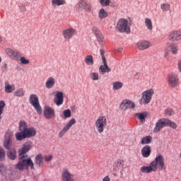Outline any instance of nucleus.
<instances>
[{
	"mask_svg": "<svg viewBox=\"0 0 181 181\" xmlns=\"http://www.w3.org/2000/svg\"><path fill=\"white\" fill-rule=\"evenodd\" d=\"M100 4L103 6H110V4H111V0H100Z\"/></svg>",
	"mask_w": 181,
	"mask_h": 181,
	"instance_id": "obj_44",
	"label": "nucleus"
},
{
	"mask_svg": "<svg viewBox=\"0 0 181 181\" xmlns=\"http://www.w3.org/2000/svg\"><path fill=\"white\" fill-rule=\"evenodd\" d=\"M144 22L148 30H152V29H153V25H152V21L150 18H145Z\"/></svg>",
	"mask_w": 181,
	"mask_h": 181,
	"instance_id": "obj_36",
	"label": "nucleus"
},
{
	"mask_svg": "<svg viewBox=\"0 0 181 181\" xmlns=\"http://www.w3.org/2000/svg\"><path fill=\"white\" fill-rule=\"evenodd\" d=\"M98 15H99V19H100L101 21L104 19V18H107V16H108V13H107V11H105L104 8H101L99 11Z\"/></svg>",
	"mask_w": 181,
	"mask_h": 181,
	"instance_id": "obj_35",
	"label": "nucleus"
},
{
	"mask_svg": "<svg viewBox=\"0 0 181 181\" xmlns=\"http://www.w3.org/2000/svg\"><path fill=\"white\" fill-rule=\"evenodd\" d=\"M6 156V153H5V149H4V148L0 146V161L4 162V160H5Z\"/></svg>",
	"mask_w": 181,
	"mask_h": 181,
	"instance_id": "obj_38",
	"label": "nucleus"
},
{
	"mask_svg": "<svg viewBox=\"0 0 181 181\" xmlns=\"http://www.w3.org/2000/svg\"><path fill=\"white\" fill-rule=\"evenodd\" d=\"M1 42H2V36L0 35V43H1Z\"/></svg>",
	"mask_w": 181,
	"mask_h": 181,
	"instance_id": "obj_57",
	"label": "nucleus"
},
{
	"mask_svg": "<svg viewBox=\"0 0 181 181\" xmlns=\"http://www.w3.org/2000/svg\"><path fill=\"white\" fill-rule=\"evenodd\" d=\"M30 104L34 107L37 114H42V107L39 103V98H37V95L35 94H31L30 95Z\"/></svg>",
	"mask_w": 181,
	"mask_h": 181,
	"instance_id": "obj_7",
	"label": "nucleus"
},
{
	"mask_svg": "<svg viewBox=\"0 0 181 181\" xmlns=\"http://www.w3.org/2000/svg\"><path fill=\"white\" fill-rule=\"evenodd\" d=\"M28 128V124L25 120H21L19 122V131L20 132H23V131H26Z\"/></svg>",
	"mask_w": 181,
	"mask_h": 181,
	"instance_id": "obj_32",
	"label": "nucleus"
},
{
	"mask_svg": "<svg viewBox=\"0 0 181 181\" xmlns=\"http://www.w3.org/2000/svg\"><path fill=\"white\" fill-rule=\"evenodd\" d=\"M135 107V103L129 100H123L122 104L120 105V108L123 110V111H127L128 108H132V110H134Z\"/></svg>",
	"mask_w": 181,
	"mask_h": 181,
	"instance_id": "obj_14",
	"label": "nucleus"
},
{
	"mask_svg": "<svg viewBox=\"0 0 181 181\" xmlns=\"http://www.w3.org/2000/svg\"><path fill=\"white\" fill-rule=\"evenodd\" d=\"M76 11H83L84 9L85 11H90L91 6L86 3V1L81 0L76 6Z\"/></svg>",
	"mask_w": 181,
	"mask_h": 181,
	"instance_id": "obj_18",
	"label": "nucleus"
},
{
	"mask_svg": "<svg viewBox=\"0 0 181 181\" xmlns=\"http://www.w3.org/2000/svg\"><path fill=\"white\" fill-rule=\"evenodd\" d=\"M95 128L99 134L104 132V128L107 127V117L100 116L95 122Z\"/></svg>",
	"mask_w": 181,
	"mask_h": 181,
	"instance_id": "obj_5",
	"label": "nucleus"
},
{
	"mask_svg": "<svg viewBox=\"0 0 181 181\" xmlns=\"http://www.w3.org/2000/svg\"><path fill=\"white\" fill-rule=\"evenodd\" d=\"M76 33H77V31L74 28H68L62 31V35L66 40H70Z\"/></svg>",
	"mask_w": 181,
	"mask_h": 181,
	"instance_id": "obj_13",
	"label": "nucleus"
},
{
	"mask_svg": "<svg viewBox=\"0 0 181 181\" xmlns=\"http://www.w3.org/2000/svg\"><path fill=\"white\" fill-rule=\"evenodd\" d=\"M13 94L15 97H23V95H25V90H23V88H19L16 90Z\"/></svg>",
	"mask_w": 181,
	"mask_h": 181,
	"instance_id": "obj_39",
	"label": "nucleus"
},
{
	"mask_svg": "<svg viewBox=\"0 0 181 181\" xmlns=\"http://www.w3.org/2000/svg\"><path fill=\"white\" fill-rule=\"evenodd\" d=\"M117 30L122 33H129L131 28L128 25V20L125 18H121L118 21L116 26Z\"/></svg>",
	"mask_w": 181,
	"mask_h": 181,
	"instance_id": "obj_4",
	"label": "nucleus"
},
{
	"mask_svg": "<svg viewBox=\"0 0 181 181\" xmlns=\"http://www.w3.org/2000/svg\"><path fill=\"white\" fill-rule=\"evenodd\" d=\"M54 84H56V80L54 79V78L49 77L45 83V87L46 88L49 89L53 88V87H54Z\"/></svg>",
	"mask_w": 181,
	"mask_h": 181,
	"instance_id": "obj_28",
	"label": "nucleus"
},
{
	"mask_svg": "<svg viewBox=\"0 0 181 181\" xmlns=\"http://www.w3.org/2000/svg\"><path fill=\"white\" fill-rule=\"evenodd\" d=\"M169 40L172 42H175V40H181V31H174L171 33L168 37Z\"/></svg>",
	"mask_w": 181,
	"mask_h": 181,
	"instance_id": "obj_24",
	"label": "nucleus"
},
{
	"mask_svg": "<svg viewBox=\"0 0 181 181\" xmlns=\"http://www.w3.org/2000/svg\"><path fill=\"white\" fill-rule=\"evenodd\" d=\"M165 114L166 115H169L170 117L173 115L175 114V112H173V110L170 108H168L166 110H165Z\"/></svg>",
	"mask_w": 181,
	"mask_h": 181,
	"instance_id": "obj_49",
	"label": "nucleus"
},
{
	"mask_svg": "<svg viewBox=\"0 0 181 181\" xmlns=\"http://www.w3.org/2000/svg\"><path fill=\"white\" fill-rule=\"evenodd\" d=\"M3 146L7 151H11V149H15L12 148V135L6 134L3 142Z\"/></svg>",
	"mask_w": 181,
	"mask_h": 181,
	"instance_id": "obj_12",
	"label": "nucleus"
},
{
	"mask_svg": "<svg viewBox=\"0 0 181 181\" xmlns=\"http://www.w3.org/2000/svg\"><path fill=\"white\" fill-rule=\"evenodd\" d=\"M2 62V58L0 57V63Z\"/></svg>",
	"mask_w": 181,
	"mask_h": 181,
	"instance_id": "obj_58",
	"label": "nucleus"
},
{
	"mask_svg": "<svg viewBox=\"0 0 181 181\" xmlns=\"http://www.w3.org/2000/svg\"><path fill=\"white\" fill-rule=\"evenodd\" d=\"M53 159V156L50 155V156H46L45 157V160H46V162H50V160H52Z\"/></svg>",
	"mask_w": 181,
	"mask_h": 181,
	"instance_id": "obj_52",
	"label": "nucleus"
},
{
	"mask_svg": "<svg viewBox=\"0 0 181 181\" xmlns=\"http://www.w3.org/2000/svg\"><path fill=\"white\" fill-rule=\"evenodd\" d=\"M23 132L25 138H33L36 135V129L34 127L27 128Z\"/></svg>",
	"mask_w": 181,
	"mask_h": 181,
	"instance_id": "obj_22",
	"label": "nucleus"
},
{
	"mask_svg": "<svg viewBox=\"0 0 181 181\" xmlns=\"http://www.w3.org/2000/svg\"><path fill=\"white\" fill-rule=\"evenodd\" d=\"M177 67H178L179 71L181 73V59L178 60L177 62Z\"/></svg>",
	"mask_w": 181,
	"mask_h": 181,
	"instance_id": "obj_53",
	"label": "nucleus"
},
{
	"mask_svg": "<svg viewBox=\"0 0 181 181\" xmlns=\"http://www.w3.org/2000/svg\"><path fill=\"white\" fill-rule=\"evenodd\" d=\"M64 4H66V1L64 0H52V4L57 5V6L64 5Z\"/></svg>",
	"mask_w": 181,
	"mask_h": 181,
	"instance_id": "obj_41",
	"label": "nucleus"
},
{
	"mask_svg": "<svg viewBox=\"0 0 181 181\" xmlns=\"http://www.w3.org/2000/svg\"><path fill=\"white\" fill-rule=\"evenodd\" d=\"M100 52L103 65H100L99 68V73L100 74H105V73H110V71H111V69L110 68V66H108V64H107V59H105V56L104 55L105 51H104V49H100Z\"/></svg>",
	"mask_w": 181,
	"mask_h": 181,
	"instance_id": "obj_6",
	"label": "nucleus"
},
{
	"mask_svg": "<svg viewBox=\"0 0 181 181\" xmlns=\"http://www.w3.org/2000/svg\"><path fill=\"white\" fill-rule=\"evenodd\" d=\"M62 179V181H75L74 179H73V174H71L67 168H63Z\"/></svg>",
	"mask_w": 181,
	"mask_h": 181,
	"instance_id": "obj_17",
	"label": "nucleus"
},
{
	"mask_svg": "<svg viewBox=\"0 0 181 181\" xmlns=\"http://www.w3.org/2000/svg\"><path fill=\"white\" fill-rule=\"evenodd\" d=\"M4 108H5V102L4 100L0 101V111H4Z\"/></svg>",
	"mask_w": 181,
	"mask_h": 181,
	"instance_id": "obj_51",
	"label": "nucleus"
},
{
	"mask_svg": "<svg viewBox=\"0 0 181 181\" xmlns=\"http://www.w3.org/2000/svg\"><path fill=\"white\" fill-rule=\"evenodd\" d=\"M32 149V141H27L23 145V148L19 151V155H28V151Z\"/></svg>",
	"mask_w": 181,
	"mask_h": 181,
	"instance_id": "obj_20",
	"label": "nucleus"
},
{
	"mask_svg": "<svg viewBox=\"0 0 181 181\" xmlns=\"http://www.w3.org/2000/svg\"><path fill=\"white\" fill-rule=\"evenodd\" d=\"M102 181H111V178H110V176L107 175L103 179Z\"/></svg>",
	"mask_w": 181,
	"mask_h": 181,
	"instance_id": "obj_54",
	"label": "nucleus"
},
{
	"mask_svg": "<svg viewBox=\"0 0 181 181\" xmlns=\"http://www.w3.org/2000/svg\"><path fill=\"white\" fill-rule=\"evenodd\" d=\"M154 169L158 170H166V165H165V158L163 156L159 154L156 156L153 161L151 162Z\"/></svg>",
	"mask_w": 181,
	"mask_h": 181,
	"instance_id": "obj_2",
	"label": "nucleus"
},
{
	"mask_svg": "<svg viewBox=\"0 0 181 181\" xmlns=\"http://www.w3.org/2000/svg\"><path fill=\"white\" fill-rule=\"evenodd\" d=\"M16 139L17 141H23V139H26V137H25V133L23 132H18L16 134Z\"/></svg>",
	"mask_w": 181,
	"mask_h": 181,
	"instance_id": "obj_37",
	"label": "nucleus"
},
{
	"mask_svg": "<svg viewBox=\"0 0 181 181\" xmlns=\"http://www.w3.org/2000/svg\"><path fill=\"white\" fill-rule=\"evenodd\" d=\"M135 115L139 118V119H140L141 122H145V118L148 117V113H146V112H144L136 113Z\"/></svg>",
	"mask_w": 181,
	"mask_h": 181,
	"instance_id": "obj_31",
	"label": "nucleus"
},
{
	"mask_svg": "<svg viewBox=\"0 0 181 181\" xmlns=\"http://www.w3.org/2000/svg\"><path fill=\"white\" fill-rule=\"evenodd\" d=\"M14 90H15V85H11L8 82L5 83V88H4L5 93L10 94L11 93H13Z\"/></svg>",
	"mask_w": 181,
	"mask_h": 181,
	"instance_id": "obj_30",
	"label": "nucleus"
},
{
	"mask_svg": "<svg viewBox=\"0 0 181 181\" xmlns=\"http://www.w3.org/2000/svg\"><path fill=\"white\" fill-rule=\"evenodd\" d=\"M63 98H64L63 92H60V91L57 92L56 98L54 100L56 105H58V107L59 105H62V104H63V102L64 101Z\"/></svg>",
	"mask_w": 181,
	"mask_h": 181,
	"instance_id": "obj_23",
	"label": "nucleus"
},
{
	"mask_svg": "<svg viewBox=\"0 0 181 181\" xmlns=\"http://www.w3.org/2000/svg\"><path fill=\"white\" fill-rule=\"evenodd\" d=\"M6 170V167H5V165L4 163H0V173L1 175Z\"/></svg>",
	"mask_w": 181,
	"mask_h": 181,
	"instance_id": "obj_50",
	"label": "nucleus"
},
{
	"mask_svg": "<svg viewBox=\"0 0 181 181\" xmlns=\"http://www.w3.org/2000/svg\"><path fill=\"white\" fill-rule=\"evenodd\" d=\"M44 181H47V180H44Z\"/></svg>",
	"mask_w": 181,
	"mask_h": 181,
	"instance_id": "obj_59",
	"label": "nucleus"
},
{
	"mask_svg": "<svg viewBox=\"0 0 181 181\" xmlns=\"http://www.w3.org/2000/svg\"><path fill=\"white\" fill-rule=\"evenodd\" d=\"M35 163L38 168L43 166V156L42 154H38L35 156Z\"/></svg>",
	"mask_w": 181,
	"mask_h": 181,
	"instance_id": "obj_29",
	"label": "nucleus"
},
{
	"mask_svg": "<svg viewBox=\"0 0 181 181\" xmlns=\"http://www.w3.org/2000/svg\"><path fill=\"white\" fill-rule=\"evenodd\" d=\"M20 62L21 64H29V63H30V61L29 59H26L25 57H20Z\"/></svg>",
	"mask_w": 181,
	"mask_h": 181,
	"instance_id": "obj_47",
	"label": "nucleus"
},
{
	"mask_svg": "<svg viewBox=\"0 0 181 181\" xmlns=\"http://www.w3.org/2000/svg\"><path fill=\"white\" fill-rule=\"evenodd\" d=\"M64 118H70L71 117V111L69 109L65 110L63 112Z\"/></svg>",
	"mask_w": 181,
	"mask_h": 181,
	"instance_id": "obj_46",
	"label": "nucleus"
},
{
	"mask_svg": "<svg viewBox=\"0 0 181 181\" xmlns=\"http://www.w3.org/2000/svg\"><path fill=\"white\" fill-rule=\"evenodd\" d=\"M122 50H124V49H122V48L117 49V52H119V53H121V52H122Z\"/></svg>",
	"mask_w": 181,
	"mask_h": 181,
	"instance_id": "obj_56",
	"label": "nucleus"
},
{
	"mask_svg": "<svg viewBox=\"0 0 181 181\" xmlns=\"http://www.w3.org/2000/svg\"><path fill=\"white\" fill-rule=\"evenodd\" d=\"M160 8L162 9V11L168 12V11H169V9H170V4H162L160 5Z\"/></svg>",
	"mask_w": 181,
	"mask_h": 181,
	"instance_id": "obj_43",
	"label": "nucleus"
},
{
	"mask_svg": "<svg viewBox=\"0 0 181 181\" xmlns=\"http://www.w3.org/2000/svg\"><path fill=\"white\" fill-rule=\"evenodd\" d=\"M152 152V150L151 148V146L148 145L145 146L141 149V155L143 158H149L151 156V153Z\"/></svg>",
	"mask_w": 181,
	"mask_h": 181,
	"instance_id": "obj_26",
	"label": "nucleus"
},
{
	"mask_svg": "<svg viewBox=\"0 0 181 181\" xmlns=\"http://www.w3.org/2000/svg\"><path fill=\"white\" fill-rule=\"evenodd\" d=\"M168 124V119L166 118H162L157 121L156 123L155 127L153 129V132L155 134H158L162 128H165V127H167Z\"/></svg>",
	"mask_w": 181,
	"mask_h": 181,
	"instance_id": "obj_9",
	"label": "nucleus"
},
{
	"mask_svg": "<svg viewBox=\"0 0 181 181\" xmlns=\"http://www.w3.org/2000/svg\"><path fill=\"white\" fill-rule=\"evenodd\" d=\"M5 52L11 60H16V62H18V60L22 57V54H21V52L11 48L6 49Z\"/></svg>",
	"mask_w": 181,
	"mask_h": 181,
	"instance_id": "obj_8",
	"label": "nucleus"
},
{
	"mask_svg": "<svg viewBox=\"0 0 181 181\" xmlns=\"http://www.w3.org/2000/svg\"><path fill=\"white\" fill-rule=\"evenodd\" d=\"M151 142H152V136H146L142 138L141 144V145H148V144H151Z\"/></svg>",
	"mask_w": 181,
	"mask_h": 181,
	"instance_id": "obj_33",
	"label": "nucleus"
},
{
	"mask_svg": "<svg viewBox=\"0 0 181 181\" xmlns=\"http://www.w3.org/2000/svg\"><path fill=\"white\" fill-rule=\"evenodd\" d=\"M74 124H76V119L72 118L67 124L59 132V136L60 138H62V136H64V134H66V132H67V131H69V129H70L71 127H73V125H74Z\"/></svg>",
	"mask_w": 181,
	"mask_h": 181,
	"instance_id": "obj_15",
	"label": "nucleus"
},
{
	"mask_svg": "<svg viewBox=\"0 0 181 181\" xmlns=\"http://www.w3.org/2000/svg\"><path fill=\"white\" fill-rule=\"evenodd\" d=\"M167 127H170V128H173V129H176L177 128V124H176L175 122L170 121V119H167Z\"/></svg>",
	"mask_w": 181,
	"mask_h": 181,
	"instance_id": "obj_42",
	"label": "nucleus"
},
{
	"mask_svg": "<svg viewBox=\"0 0 181 181\" xmlns=\"http://www.w3.org/2000/svg\"><path fill=\"white\" fill-rule=\"evenodd\" d=\"M122 86H124V83L120 81H116L113 83V90H119L122 88Z\"/></svg>",
	"mask_w": 181,
	"mask_h": 181,
	"instance_id": "obj_40",
	"label": "nucleus"
},
{
	"mask_svg": "<svg viewBox=\"0 0 181 181\" xmlns=\"http://www.w3.org/2000/svg\"><path fill=\"white\" fill-rule=\"evenodd\" d=\"M92 32L96 36V38H97V40H98L99 45H101V46H103V45H104V36L101 33V31H100L98 28L94 26V27L92 28Z\"/></svg>",
	"mask_w": 181,
	"mask_h": 181,
	"instance_id": "obj_11",
	"label": "nucleus"
},
{
	"mask_svg": "<svg viewBox=\"0 0 181 181\" xmlns=\"http://www.w3.org/2000/svg\"><path fill=\"white\" fill-rule=\"evenodd\" d=\"M90 77L92 80H93L94 81H97V80H98L99 75L98 73L93 72L90 74Z\"/></svg>",
	"mask_w": 181,
	"mask_h": 181,
	"instance_id": "obj_48",
	"label": "nucleus"
},
{
	"mask_svg": "<svg viewBox=\"0 0 181 181\" xmlns=\"http://www.w3.org/2000/svg\"><path fill=\"white\" fill-rule=\"evenodd\" d=\"M170 47L171 48V50H172V52L173 53V54H177V45H176V44H171Z\"/></svg>",
	"mask_w": 181,
	"mask_h": 181,
	"instance_id": "obj_45",
	"label": "nucleus"
},
{
	"mask_svg": "<svg viewBox=\"0 0 181 181\" xmlns=\"http://www.w3.org/2000/svg\"><path fill=\"white\" fill-rule=\"evenodd\" d=\"M153 89H149L142 93L141 98L139 100L141 105H146L151 103L152 95H153Z\"/></svg>",
	"mask_w": 181,
	"mask_h": 181,
	"instance_id": "obj_3",
	"label": "nucleus"
},
{
	"mask_svg": "<svg viewBox=\"0 0 181 181\" xmlns=\"http://www.w3.org/2000/svg\"><path fill=\"white\" fill-rule=\"evenodd\" d=\"M136 46L139 50H146L151 47V43L148 41H140L136 44Z\"/></svg>",
	"mask_w": 181,
	"mask_h": 181,
	"instance_id": "obj_25",
	"label": "nucleus"
},
{
	"mask_svg": "<svg viewBox=\"0 0 181 181\" xmlns=\"http://www.w3.org/2000/svg\"><path fill=\"white\" fill-rule=\"evenodd\" d=\"M25 168H30V169H35V164L32 160V158H28V155H19L18 162L16 164V169L18 170H24Z\"/></svg>",
	"mask_w": 181,
	"mask_h": 181,
	"instance_id": "obj_1",
	"label": "nucleus"
},
{
	"mask_svg": "<svg viewBox=\"0 0 181 181\" xmlns=\"http://www.w3.org/2000/svg\"><path fill=\"white\" fill-rule=\"evenodd\" d=\"M6 156L10 159V160H15L16 158H18L16 154V149L11 148V150H8Z\"/></svg>",
	"mask_w": 181,
	"mask_h": 181,
	"instance_id": "obj_27",
	"label": "nucleus"
},
{
	"mask_svg": "<svg viewBox=\"0 0 181 181\" xmlns=\"http://www.w3.org/2000/svg\"><path fill=\"white\" fill-rule=\"evenodd\" d=\"M140 171L141 172V173L147 174L151 173L152 172H156V170H155V167H153V165H152V163H151L150 165L148 166L144 165L141 167Z\"/></svg>",
	"mask_w": 181,
	"mask_h": 181,
	"instance_id": "obj_21",
	"label": "nucleus"
},
{
	"mask_svg": "<svg viewBox=\"0 0 181 181\" xmlns=\"http://www.w3.org/2000/svg\"><path fill=\"white\" fill-rule=\"evenodd\" d=\"M168 56H169V51L165 50V53H164V57H165V59H168Z\"/></svg>",
	"mask_w": 181,
	"mask_h": 181,
	"instance_id": "obj_55",
	"label": "nucleus"
},
{
	"mask_svg": "<svg viewBox=\"0 0 181 181\" xmlns=\"http://www.w3.org/2000/svg\"><path fill=\"white\" fill-rule=\"evenodd\" d=\"M168 84L171 87H177L179 84V77L176 74H171L168 76Z\"/></svg>",
	"mask_w": 181,
	"mask_h": 181,
	"instance_id": "obj_16",
	"label": "nucleus"
},
{
	"mask_svg": "<svg viewBox=\"0 0 181 181\" xmlns=\"http://www.w3.org/2000/svg\"><path fill=\"white\" fill-rule=\"evenodd\" d=\"M85 62L88 66H93L94 64V59L93 55H87L85 59Z\"/></svg>",
	"mask_w": 181,
	"mask_h": 181,
	"instance_id": "obj_34",
	"label": "nucleus"
},
{
	"mask_svg": "<svg viewBox=\"0 0 181 181\" xmlns=\"http://www.w3.org/2000/svg\"><path fill=\"white\" fill-rule=\"evenodd\" d=\"M124 165L125 160L124 159H118L113 164V170L118 172L119 169H124Z\"/></svg>",
	"mask_w": 181,
	"mask_h": 181,
	"instance_id": "obj_19",
	"label": "nucleus"
},
{
	"mask_svg": "<svg viewBox=\"0 0 181 181\" xmlns=\"http://www.w3.org/2000/svg\"><path fill=\"white\" fill-rule=\"evenodd\" d=\"M43 115L45 119H52V118H54V109L52 108L50 106H45Z\"/></svg>",
	"mask_w": 181,
	"mask_h": 181,
	"instance_id": "obj_10",
	"label": "nucleus"
}]
</instances>
